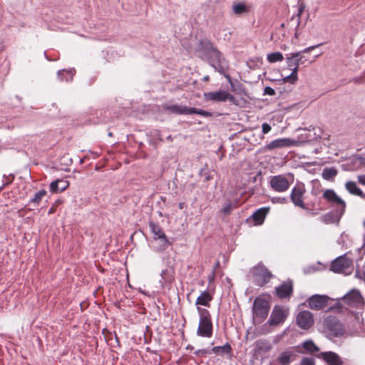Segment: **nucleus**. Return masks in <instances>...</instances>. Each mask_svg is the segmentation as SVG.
<instances>
[{
	"mask_svg": "<svg viewBox=\"0 0 365 365\" xmlns=\"http://www.w3.org/2000/svg\"><path fill=\"white\" fill-rule=\"evenodd\" d=\"M200 316L197 334L201 337L210 338L212 336L213 325L210 312L204 308L197 307Z\"/></svg>",
	"mask_w": 365,
	"mask_h": 365,
	"instance_id": "1",
	"label": "nucleus"
},
{
	"mask_svg": "<svg viewBox=\"0 0 365 365\" xmlns=\"http://www.w3.org/2000/svg\"><path fill=\"white\" fill-rule=\"evenodd\" d=\"M269 303L262 296L255 298L252 306V319L255 324H261L267 317L269 312Z\"/></svg>",
	"mask_w": 365,
	"mask_h": 365,
	"instance_id": "2",
	"label": "nucleus"
},
{
	"mask_svg": "<svg viewBox=\"0 0 365 365\" xmlns=\"http://www.w3.org/2000/svg\"><path fill=\"white\" fill-rule=\"evenodd\" d=\"M254 283L259 287H264L273 277L271 272L262 263H258L251 269Z\"/></svg>",
	"mask_w": 365,
	"mask_h": 365,
	"instance_id": "3",
	"label": "nucleus"
},
{
	"mask_svg": "<svg viewBox=\"0 0 365 365\" xmlns=\"http://www.w3.org/2000/svg\"><path fill=\"white\" fill-rule=\"evenodd\" d=\"M330 269L335 273L349 275L354 270L353 261L346 255L340 256L332 261Z\"/></svg>",
	"mask_w": 365,
	"mask_h": 365,
	"instance_id": "4",
	"label": "nucleus"
},
{
	"mask_svg": "<svg viewBox=\"0 0 365 365\" xmlns=\"http://www.w3.org/2000/svg\"><path fill=\"white\" fill-rule=\"evenodd\" d=\"M323 326L327 333L335 337L341 336L345 332L344 326L335 317L329 316L325 318Z\"/></svg>",
	"mask_w": 365,
	"mask_h": 365,
	"instance_id": "5",
	"label": "nucleus"
},
{
	"mask_svg": "<svg viewBox=\"0 0 365 365\" xmlns=\"http://www.w3.org/2000/svg\"><path fill=\"white\" fill-rule=\"evenodd\" d=\"M206 101L225 102L229 101L235 105H237L238 101L230 93L225 91H218L215 92H206L203 94Z\"/></svg>",
	"mask_w": 365,
	"mask_h": 365,
	"instance_id": "6",
	"label": "nucleus"
},
{
	"mask_svg": "<svg viewBox=\"0 0 365 365\" xmlns=\"http://www.w3.org/2000/svg\"><path fill=\"white\" fill-rule=\"evenodd\" d=\"M306 192L305 187L303 184H297L292 190L290 199L292 203L302 209L307 210L304 202V195Z\"/></svg>",
	"mask_w": 365,
	"mask_h": 365,
	"instance_id": "7",
	"label": "nucleus"
},
{
	"mask_svg": "<svg viewBox=\"0 0 365 365\" xmlns=\"http://www.w3.org/2000/svg\"><path fill=\"white\" fill-rule=\"evenodd\" d=\"M344 304L351 307L360 308L364 302L362 295L357 289H352L342 298Z\"/></svg>",
	"mask_w": 365,
	"mask_h": 365,
	"instance_id": "8",
	"label": "nucleus"
},
{
	"mask_svg": "<svg viewBox=\"0 0 365 365\" xmlns=\"http://www.w3.org/2000/svg\"><path fill=\"white\" fill-rule=\"evenodd\" d=\"M269 183L272 189L278 192L287 191L290 185L287 178L282 175L272 177Z\"/></svg>",
	"mask_w": 365,
	"mask_h": 365,
	"instance_id": "9",
	"label": "nucleus"
},
{
	"mask_svg": "<svg viewBox=\"0 0 365 365\" xmlns=\"http://www.w3.org/2000/svg\"><path fill=\"white\" fill-rule=\"evenodd\" d=\"M297 324L303 329H308L314 324L313 314L309 311H302L296 317Z\"/></svg>",
	"mask_w": 365,
	"mask_h": 365,
	"instance_id": "10",
	"label": "nucleus"
},
{
	"mask_svg": "<svg viewBox=\"0 0 365 365\" xmlns=\"http://www.w3.org/2000/svg\"><path fill=\"white\" fill-rule=\"evenodd\" d=\"M323 197L329 202H331L339 206L340 214H343L345 211L346 203L341 199L333 190H326L323 193Z\"/></svg>",
	"mask_w": 365,
	"mask_h": 365,
	"instance_id": "11",
	"label": "nucleus"
},
{
	"mask_svg": "<svg viewBox=\"0 0 365 365\" xmlns=\"http://www.w3.org/2000/svg\"><path fill=\"white\" fill-rule=\"evenodd\" d=\"M329 297L326 295L315 294L307 299L308 306L314 310H321L327 306Z\"/></svg>",
	"mask_w": 365,
	"mask_h": 365,
	"instance_id": "12",
	"label": "nucleus"
},
{
	"mask_svg": "<svg viewBox=\"0 0 365 365\" xmlns=\"http://www.w3.org/2000/svg\"><path fill=\"white\" fill-rule=\"evenodd\" d=\"M287 317V311H285L282 307L275 306L270 315L269 324L271 326L279 325L284 322Z\"/></svg>",
	"mask_w": 365,
	"mask_h": 365,
	"instance_id": "13",
	"label": "nucleus"
},
{
	"mask_svg": "<svg viewBox=\"0 0 365 365\" xmlns=\"http://www.w3.org/2000/svg\"><path fill=\"white\" fill-rule=\"evenodd\" d=\"M149 227L153 235V239L155 240H162L163 243V245L165 248H166L170 244L167 236L160 225L154 223L153 222H150L149 223Z\"/></svg>",
	"mask_w": 365,
	"mask_h": 365,
	"instance_id": "14",
	"label": "nucleus"
},
{
	"mask_svg": "<svg viewBox=\"0 0 365 365\" xmlns=\"http://www.w3.org/2000/svg\"><path fill=\"white\" fill-rule=\"evenodd\" d=\"M272 349V345L267 339H261L255 342V354L264 355L269 353Z\"/></svg>",
	"mask_w": 365,
	"mask_h": 365,
	"instance_id": "15",
	"label": "nucleus"
},
{
	"mask_svg": "<svg viewBox=\"0 0 365 365\" xmlns=\"http://www.w3.org/2000/svg\"><path fill=\"white\" fill-rule=\"evenodd\" d=\"M276 295L280 299L289 298L293 292L292 282H283L275 288Z\"/></svg>",
	"mask_w": 365,
	"mask_h": 365,
	"instance_id": "16",
	"label": "nucleus"
},
{
	"mask_svg": "<svg viewBox=\"0 0 365 365\" xmlns=\"http://www.w3.org/2000/svg\"><path fill=\"white\" fill-rule=\"evenodd\" d=\"M321 358L328 365H344V361L341 357L335 352L325 351L320 354Z\"/></svg>",
	"mask_w": 365,
	"mask_h": 365,
	"instance_id": "17",
	"label": "nucleus"
},
{
	"mask_svg": "<svg viewBox=\"0 0 365 365\" xmlns=\"http://www.w3.org/2000/svg\"><path fill=\"white\" fill-rule=\"evenodd\" d=\"M294 145V140L289 138H279L271 141L266 145V148L269 150L276 148H288Z\"/></svg>",
	"mask_w": 365,
	"mask_h": 365,
	"instance_id": "18",
	"label": "nucleus"
},
{
	"mask_svg": "<svg viewBox=\"0 0 365 365\" xmlns=\"http://www.w3.org/2000/svg\"><path fill=\"white\" fill-rule=\"evenodd\" d=\"M164 110L174 114L177 115H190V108H188L186 106L181 105H169L164 104L163 106Z\"/></svg>",
	"mask_w": 365,
	"mask_h": 365,
	"instance_id": "19",
	"label": "nucleus"
},
{
	"mask_svg": "<svg viewBox=\"0 0 365 365\" xmlns=\"http://www.w3.org/2000/svg\"><path fill=\"white\" fill-rule=\"evenodd\" d=\"M296 351L293 349H287L282 351L277 357V361L281 365H289L296 359Z\"/></svg>",
	"mask_w": 365,
	"mask_h": 365,
	"instance_id": "20",
	"label": "nucleus"
},
{
	"mask_svg": "<svg viewBox=\"0 0 365 365\" xmlns=\"http://www.w3.org/2000/svg\"><path fill=\"white\" fill-rule=\"evenodd\" d=\"M69 182L64 179H58L51 182L50 191L52 193H59L65 191L69 187Z\"/></svg>",
	"mask_w": 365,
	"mask_h": 365,
	"instance_id": "21",
	"label": "nucleus"
},
{
	"mask_svg": "<svg viewBox=\"0 0 365 365\" xmlns=\"http://www.w3.org/2000/svg\"><path fill=\"white\" fill-rule=\"evenodd\" d=\"M300 56V53H294L290 54V56L287 57V63L289 69L292 71H298L299 62L302 61V58H298Z\"/></svg>",
	"mask_w": 365,
	"mask_h": 365,
	"instance_id": "22",
	"label": "nucleus"
},
{
	"mask_svg": "<svg viewBox=\"0 0 365 365\" xmlns=\"http://www.w3.org/2000/svg\"><path fill=\"white\" fill-rule=\"evenodd\" d=\"M269 211V207H262L256 210L252 215V219L255 222L257 225L262 224Z\"/></svg>",
	"mask_w": 365,
	"mask_h": 365,
	"instance_id": "23",
	"label": "nucleus"
},
{
	"mask_svg": "<svg viewBox=\"0 0 365 365\" xmlns=\"http://www.w3.org/2000/svg\"><path fill=\"white\" fill-rule=\"evenodd\" d=\"M212 300V294L207 291H204L197 298L195 304L196 305H202L205 307H210V302Z\"/></svg>",
	"mask_w": 365,
	"mask_h": 365,
	"instance_id": "24",
	"label": "nucleus"
},
{
	"mask_svg": "<svg viewBox=\"0 0 365 365\" xmlns=\"http://www.w3.org/2000/svg\"><path fill=\"white\" fill-rule=\"evenodd\" d=\"M346 189L352 195L359 196L362 198H365V194L362 190L357 186L356 183L353 181H348L346 183Z\"/></svg>",
	"mask_w": 365,
	"mask_h": 365,
	"instance_id": "25",
	"label": "nucleus"
},
{
	"mask_svg": "<svg viewBox=\"0 0 365 365\" xmlns=\"http://www.w3.org/2000/svg\"><path fill=\"white\" fill-rule=\"evenodd\" d=\"M210 352L221 356L228 355L232 352V347L229 343H226L223 346L212 347Z\"/></svg>",
	"mask_w": 365,
	"mask_h": 365,
	"instance_id": "26",
	"label": "nucleus"
},
{
	"mask_svg": "<svg viewBox=\"0 0 365 365\" xmlns=\"http://www.w3.org/2000/svg\"><path fill=\"white\" fill-rule=\"evenodd\" d=\"M302 347L309 353H314L319 350L317 346L312 341L307 340L302 343Z\"/></svg>",
	"mask_w": 365,
	"mask_h": 365,
	"instance_id": "27",
	"label": "nucleus"
},
{
	"mask_svg": "<svg viewBox=\"0 0 365 365\" xmlns=\"http://www.w3.org/2000/svg\"><path fill=\"white\" fill-rule=\"evenodd\" d=\"M337 170L334 168H326L323 170L322 178L329 180L337 175Z\"/></svg>",
	"mask_w": 365,
	"mask_h": 365,
	"instance_id": "28",
	"label": "nucleus"
},
{
	"mask_svg": "<svg viewBox=\"0 0 365 365\" xmlns=\"http://www.w3.org/2000/svg\"><path fill=\"white\" fill-rule=\"evenodd\" d=\"M46 194V190H41L35 193L34 197L30 200L29 202L35 205H38L41 201L42 200L43 197H45Z\"/></svg>",
	"mask_w": 365,
	"mask_h": 365,
	"instance_id": "29",
	"label": "nucleus"
},
{
	"mask_svg": "<svg viewBox=\"0 0 365 365\" xmlns=\"http://www.w3.org/2000/svg\"><path fill=\"white\" fill-rule=\"evenodd\" d=\"M284 59L283 55L280 52H274L267 55V61L269 63L282 61Z\"/></svg>",
	"mask_w": 365,
	"mask_h": 365,
	"instance_id": "30",
	"label": "nucleus"
},
{
	"mask_svg": "<svg viewBox=\"0 0 365 365\" xmlns=\"http://www.w3.org/2000/svg\"><path fill=\"white\" fill-rule=\"evenodd\" d=\"M190 114H197L203 117H211L212 115L211 112L196 108H190Z\"/></svg>",
	"mask_w": 365,
	"mask_h": 365,
	"instance_id": "31",
	"label": "nucleus"
},
{
	"mask_svg": "<svg viewBox=\"0 0 365 365\" xmlns=\"http://www.w3.org/2000/svg\"><path fill=\"white\" fill-rule=\"evenodd\" d=\"M232 9L235 14H242L247 11L245 4L241 3L234 5Z\"/></svg>",
	"mask_w": 365,
	"mask_h": 365,
	"instance_id": "32",
	"label": "nucleus"
},
{
	"mask_svg": "<svg viewBox=\"0 0 365 365\" xmlns=\"http://www.w3.org/2000/svg\"><path fill=\"white\" fill-rule=\"evenodd\" d=\"M237 206V202L235 205H233L232 202H227L224 205L222 212H223L224 215H228L230 214L232 210Z\"/></svg>",
	"mask_w": 365,
	"mask_h": 365,
	"instance_id": "33",
	"label": "nucleus"
},
{
	"mask_svg": "<svg viewBox=\"0 0 365 365\" xmlns=\"http://www.w3.org/2000/svg\"><path fill=\"white\" fill-rule=\"evenodd\" d=\"M215 69L220 73H225L226 70V65L225 63V61H222L221 60L219 61L217 64H213Z\"/></svg>",
	"mask_w": 365,
	"mask_h": 365,
	"instance_id": "34",
	"label": "nucleus"
},
{
	"mask_svg": "<svg viewBox=\"0 0 365 365\" xmlns=\"http://www.w3.org/2000/svg\"><path fill=\"white\" fill-rule=\"evenodd\" d=\"M297 80V71H292V73L284 78V82L294 83Z\"/></svg>",
	"mask_w": 365,
	"mask_h": 365,
	"instance_id": "35",
	"label": "nucleus"
},
{
	"mask_svg": "<svg viewBox=\"0 0 365 365\" xmlns=\"http://www.w3.org/2000/svg\"><path fill=\"white\" fill-rule=\"evenodd\" d=\"M300 365H315L312 358L304 357L302 359Z\"/></svg>",
	"mask_w": 365,
	"mask_h": 365,
	"instance_id": "36",
	"label": "nucleus"
},
{
	"mask_svg": "<svg viewBox=\"0 0 365 365\" xmlns=\"http://www.w3.org/2000/svg\"><path fill=\"white\" fill-rule=\"evenodd\" d=\"M275 93V91L269 86H267L264 89V94L265 95L274 96Z\"/></svg>",
	"mask_w": 365,
	"mask_h": 365,
	"instance_id": "37",
	"label": "nucleus"
},
{
	"mask_svg": "<svg viewBox=\"0 0 365 365\" xmlns=\"http://www.w3.org/2000/svg\"><path fill=\"white\" fill-rule=\"evenodd\" d=\"M271 129H272V128L268 123H262V130L264 134L268 133L271 130Z\"/></svg>",
	"mask_w": 365,
	"mask_h": 365,
	"instance_id": "38",
	"label": "nucleus"
},
{
	"mask_svg": "<svg viewBox=\"0 0 365 365\" xmlns=\"http://www.w3.org/2000/svg\"><path fill=\"white\" fill-rule=\"evenodd\" d=\"M304 10V6L303 4H300L299 10H298L299 19H300V16H301L302 14L303 13Z\"/></svg>",
	"mask_w": 365,
	"mask_h": 365,
	"instance_id": "39",
	"label": "nucleus"
},
{
	"mask_svg": "<svg viewBox=\"0 0 365 365\" xmlns=\"http://www.w3.org/2000/svg\"><path fill=\"white\" fill-rule=\"evenodd\" d=\"M319 45H316V46H310V47H308L307 48H305L302 53H307V52H309L310 51L314 49L315 48L318 47Z\"/></svg>",
	"mask_w": 365,
	"mask_h": 365,
	"instance_id": "40",
	"label": "nucleus"
},
{
	"mask_svg": "<svg viewBox=\"0 0 365 365\" xmlns=\"http://www.w3.org/2000/svg\"><path fill=\"white\" fill-rule=\"evenodd\" d=\"M358 180L361 184L365 185V175L359 176Z\"/></svg>",
	"mask_w": 365,
	"mask_h": 365,
	"instance_id": "41",
	"label": "nucleus"
},
{
	"mask_svg": "<svg viewBox=\"0 0 365 365\" xmlns=\"http://www.w3.org/2000/svg\"><path fill=\"white\" fill-rule=\"evenodd\" d=\"M56 206L55 205H52L51 208L48 210V215H51L56 212Z\"/></svg>",
	"mask_w": 365,
	"mask_h": 365,
	"instance_id": "42",
	"label": "nucleus"
},
{
	"mask_svg": "<svg viewBox=\"0 0 365 365\" xmlns=\"http://www.w3.org/2000/svg\"><path fill=\"white\" fill-rule=\"evenodd\" d=\"M207 353H210V354L211 352H210V351H207V350H206V349H200V350H198V351L196 352V354H207Z\"/></svg>",
	"mask_w": 365,
	"mask_h": 365,
	"instance_id": "43",
	"label": "nucleus"
},
{
	"mask_svg": "<svg viewBox=\"0 0 365 365\" xmlns=\"http://www.w3.org/2000/svg\"><path fill=\"white\" fill-rule=\"evenodd\" d=\"M185 203L183 202H181L178 204V207L180 210H182L185 207Z\"/></svg>",
	"mask_w": 365,
	"mask_h": 365,
	"instance_id": "44",
	"label": "nucleus"
},
{
	"mask_svg": "<svg viewBox=\"0 0 365 365\" xmlns=\"http://www.w3.org/2000/svg\"><path fill=\"white\" fill-rule=\"evenodd\" d=\"M298 58H302V61L299 62V64H303L307 61L304 56H300L298 57Z\"/></svg>",
	"mask_w": 365,
	"mask_h": 365,
	"instance_id": "45",
	"label": "nucleus"
},
{
	"mask_svg": "<svg viewBox=\"0 0 365 365\" xmlns=\"http://www.w3.org/2000/svg\"><path fill=\"white\" fill-rule=\"evenodd\" d=\"M204 81H210V76H205L203 77V79H202Z\"/></svg>",
	"mask_w": 365,
	"mask_h": 365,
	"instance_id": "46",
	"label": "nucleus"
},
{
	"mask_svg": "<svg viewBox=\"0 0 365 365\" xmlns=\"http://www.w3.org/2000/svg\"><path fill=\"white\" fill-rule=\"evenodd\" d=\"M359 273L357 272L356 273V277H360V275H359Z\"/></svg>",
	"mask_w": 365,
	"mask_h": 365,
	"instance_id": "47",
	"label": "nucleus"
},
{
	"mask_svg": "<svg viewBox=\"0 0 365 365\" xmlns=\"http://www.w3.org/2000/svg\"><path fill=\"white\" fill-rule=\"evenodd\" d=\"M62 72H64V71H62ZM61 71H59L58 74L61 75Z\"/></svg>",
	"mask_w": 365,
	"mask_h": 365,
	"instance_id": "48",
	"label": "nucleus"
},
{
	"mask_svg": "<svg viewBox=\"0 0 365 365\" xmlns=\"http://www.w3.org/2000/svg\"><path fill=\"white\" fill-rule=\"evenodd\" d=\"M364 81H365V78L363 79L362 81H361L360 82H364Z\"/></svg>",
	"mask_w": 365,
	"mask_h": 365,
	"instance_id": "49",
	"label": "nucleus"
}]
</instances>
